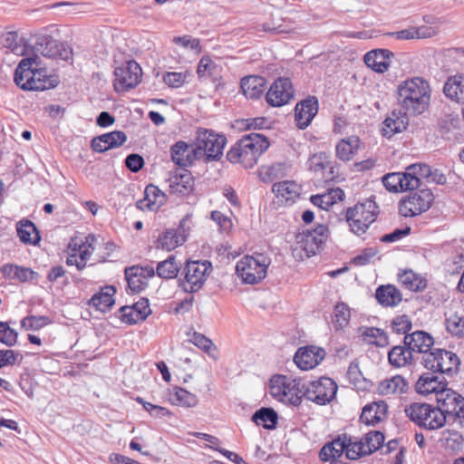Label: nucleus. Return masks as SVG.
I'll use <instances>...</instances> for the list:
<instances>
[{
    "instance_id": "f257e3e1",
    "label": "nucleus",
    "mask_w": 464,
    "mask_h": 464,
    "mask_svg": "<svg viewBox=\"0 0 464 464\" xmlns=\"http://www.w3.org/2000/svg\"><path fill=\"white\" fill-rule=\"evenodd\" d=\"M41 63V58L37 54L22 59L14 72L15 84L24 91L55 88L60 82L59 77L47 74V70L40 67Z\"/></svg>"
},
{
    "instance_id": "f03ea898",
    "label": "nucleus",
    "mask_w": 464,
    "mask_h": 464,
    "mask_svg": "<svg viewBox=\"0 0 464 464\" xmlns=\"http://www.w3.org/2000/svg\"><path fill=\"white\" fill-rule=\"evenodd\" d=\"M430 92V83L424 78L407 79L398 85V104L405 115L419 116L428 110Z\"/></svg>"
},
{
    "instance_id": "7ed1b4c3",
    "label": "nucleus",
    "mask_w": 464,
    "mask_h": 464,
    "mask_svg": "<svg viewBox=\"0 0 464 464\" xmlns=\"http://www.w3.org/2000/svg\"><path fill=\"white\" fill-rule=\"evenodd\" d=\"M268 139L261 133L243 135L227 151V159L231 163H240L245 169L256 165L258 158L269 148Z\"/></svg>"
},
{
    "instance_id": "20e7f679",
    "label": "nucleus",
    "mask_w": 464,
    "mask_h": 464,
    "mask_svg": "<svg viewBox=\"0 0 464 464\" xmlns=\"http://www.w3.org/2000/svg\"><path fill=\"white\" fill-rule=\"evenodd\" d=\"M227 139L213 130L198 128L192 144V155L205 163L218 161L223 155Z\"/></svg>"
},
{
    "instance_id": "39448f33",
    "label": "nucleus",
    "mask_w": 464,
    "mask_h": 464,
    "mask_svg": "<svg viewBox=\"0 0 464 464\" xmlns=\"http://www.w3.org/2000/svg\"><path fill=\"white\" fill-rule=\"evenodd\" d=\"M378 214V206L375 201L367 199L364 202L357 203L355 206L348 208L345 218L350 230L356 236H362L366 233L370 226L376 220Z\"/></svg>"
},
{
    "instance_id": "423d86ee",
    "label": "nucleus",
    "mask_w": 464,
    "mask_h": 464,
    "mask_svg": "<svg viewBox=\"0 0 464 464\" xmlns=\"http://www.w3.org/2000/svg\"><path fill=\"white\" fill-rule=\"evenodd\" d=\"M406 416L419 427L438 430L445 425V417L436 406L424 402H413L405 408Z\"/></svg>"
},
{
    "instance_id": "0eeeda50",
    "label": "nucleus",
    "mask_w": 464,
    "mask_h": 464,
    "mask_svg": "<svg viewBox=\"0 0 464 464\" xmlns=\"http://www.w3.org/2000/svg\"><path fill=\"white\" fill-rule=\"evenodd\" d=\"M436 402L437 410L445 417V423L459 421V425L464 427V397L462 395L446 386L444 390L438 392Z\"/></svg>"
},
{
    "instance_id": "6e6552de",
    "label": "nucleus",
    "mask_w": 464,
    "mask_h": 464,
    "mask_svg": "<svg viewBox=\"0 0 464 464\" xmlns=\"http://www.w3.org/2000/svg\"><path fill=\"white\" fill-rule=\"evenodd\" d=\"M269 265L270 259L264 254L245 256L237 263L236 272L244 283L255 285L266 276Z\"/></svg>"
},
{
    "instance_id": "1a4fd4ad",
    "label": "nucleus",
    "mask_w": 464,
    "mask_h": 464,
    "mask_svg": "<svg viewBox=\"0 0 464 464\" xmlns=\"http://www.w3.org/2000/svg\"><path fill=\"white\" fill-rule=\"evenodd\" d=\"M211 271L212 264L208 260L187 261L183 269L184 281L180 283L183 290L187 293L198 292Z\"/></svg>"
},
{
    "instance_id": "9d476101",
    "label": "nucleus",
    "mask_w": 464,
    "mask_h": 464,
    "mask_svg": "<svg viewBox=\"0 0 464 464\" xmlns=\"http://www.w3.org/2000/svg\"><path fill=\"white\" fill-rule=\"evenodd\" d=\"M399 203V213L403 217H415L426 212L432 205L434 196L430 188L410 190Z\"/></svg>"
},
{
    "instance_id": "9b49d317",
    "label": "nucleus",
    "mask_w": 464,
    "mask_h": 464,
    "mask_svg": "<svg viewBox=\"0 0 464 464\" xmlns=\"http://www.w3.org/2000/svg\"><path fill=\"white\" fill-rule=\"evenodd\" d=\"M306 386V399L318 405L330 403L335 398L338 389L336 382L325 376L307 381Z\"/></svg>"
},
{
    "instance_id": "f8f14e48",
    "label": "nucleus",
    "mask_w": 464,
    "mask_h": 464,
    "mask_svg": "<svg viewBox=\"0 0 464 464\" xmlns=\"http://www.w3.org/2000/svg\"><path fill=\"white\" fill-rule=\"evenodd\" d=\"M114 77V90L123 92L135 88L140 82L142 71L136 61L130 60L115 68Z\"/></svg>"
},
{
    "instance_id": "ddd939ff",
    "label": "nucleus",
    "mask_w": 464,
    "mask_h": 464,
    "mask_svg": "<svg viewBox=\"0 0 464 464\" xmlns=\"http://www.w3.org/2000/svg\"><path fill=\"white\" fill-rule=\"evenodd\" d=\"M34 51L40 53L43 56L53 59L69 61L72 57V49L65 43L59 42L53 37L44 34L36 38Z\"/></svg>"
},
{
    "instance_id": "4468645a",
    "label": "nucleus",
    "mask_w": 464,
    "mask_h": 464,
    "mask_svg": "<svg viewBox=\"0 0 464 464\" xmlns=\"http://www.w3.org/2000/svg\"><path fill=\"white\" fill-rule=\"evenodd\" d=\"M294 97L292 82L289 78L279 77L270 86L266 94L267 103L273 107H281Z\"/></svg>"
},
{
    "instance_id": "2eb2a0df",
    "label": "nucleus",
    "mask_w": 464,
    "mask_h": 464,
    "mask_svg": "<svg viewBox=\"0 0 464 464\" xmlns=\"http://www.w3.org/2000/svg\"><path fill=\"white\" fill-rule=\"evenodd\" d=\"M324 349L309 345L300 347L295 356L294 362L301 370H310L317 366L325 357Z\"/></svg>"
},
{
    "instance_id": "dca6fc26",
    "label": "nucleus",
    "mask_w": 464,
    "mask_h": 464,
    "mask_svg": "<svg viewBox=\"0 0 464 464\" xmlns=\"http://www.w3.org/2000/svg\"><path fill=\"white\" fill-rule=\"evenodd\" d=\"M318 100L314 96L297 102L295 108V121L300 130L306 129L318 112Z\"/></svg>"
},
{
    "instance_id": "f3484780",
    "label": "nucleus",
    "mask_w": 464,
    "mask_h": 464,
    "mask_svg": "<svg viewBox=\"0 0 464 464\" xmlns=\"http://www.w3.org/2000/svg\"><path fill=\"white\" fill-rule=\"evenodd\" d=\"M127 141V135L121 130H113L94 137L91 140V148L93 151L102 153L109 150L119 148Z\"/></svg>"
},
{
    "instance_id": "a211bd4d",
    "label": "nucleus",
    "mask_w": 464,
    "mask_h": 464,
    "mask_svg": "<svg viewBox=\"0 0 464 464\" xmlns=\"http://www.w3.org/2000/svg\"><path fill=\"white\" fill-rule=\"evenodd\" d=\"M382 184L391 192H402L413 190L414 184H417V179L407 173V171L392 172L382 177Z\"/></svg>"
},
{
    "instance_id": "6ab92c4d",
    "label": "nucleus",
    "mask_w": 464,
    "mask_h": 464,
    "mask_svg": "<svg viewBox=\"0 0 464 464\" xmlns=\"http://www.w3.org/2000/svg\"><path fill=\"white\" fill-rule=\"evenodd\" d=\"M403 344L409 346L414 355L420 358L423 353L431 349L434 344V339L424 331H415L404 336Z\"/></svg>"
},
{
    "instance_id": "aec40b11",
    "label": "nucleus",
    "mask_w": 464,
    "mask_h": 464,
    "mask_svg": "<svg viewBox=\"0 0 464 464\" xmlns=\"http://www.w3.org/2000/svg\"><path fill=\"white\" fill-rule=\"evenodd\" d=\"M434 373L435 372H426L419 377L415 383V391L419 394L428 395L435 393L437 398L438 392L445 389L448 384L445 378L437 376Z\"/></svg>"
},
{
    "instance_id": "412c9836",
    "label": "nucleus",
    "mask_w": 464,
    "mask_h": 464,
    "mask_svg": "<svg viewBox=\"0 0 464 464\" xmlns=\"http://www.w3.org/2000/svg\"><path fill=\"white\" fill-rule=\"evenodd\" d=\"M272 192L278 202L291 206L300 197L301 187L295 181L284 180L275 183L272 187Z\"/></svg>"
},
{
    "instance_id": "4be33fe9",
    "label": "nucleus",
    "mask_w": 464,
    "mask_h": 464,
    "mask_svg": "<svg viewBox=\"0 0 464 464\" xmlns=\"http://www.w3.org/2000/svg\"><path fill=\"white\" fill-rule=\"evenodd\" d=\"M169 193L177 196H188L194 189V178L187 169L172 175L169 179Z\"/></svg>"
},
{
    "instance_id": "5701e85b",
    "label": "nucleus",
    "mask_w": 464,
    "mask_h": 464,
    "mask_svg": "<svg viewBox=\"0 0 464 464\" xmlns=\"http://www.w3.org/2000/svg\"><path fill=\"white\" fill-rule=\"evenodd\" d=\"M393 53L387 49H374L364 55L365 64L376 72H384L390 67Z\"/></svg>"
},
{
    "instance_id": "b1692460",
    "label": "nucleus",
    "mask_w": 464,
    "mask_h": 464,
    "mask_svg": "<svg viewBox=\"0 0 464 464\" xmlns=\"http://www.w3.org/2000/svg\"><path fill=\"white\" fill-rule=\"evenodd\" d=\"M165 194L155 185L150 184L145 188L144 198L137 201L136 206L141 210L155 211L163 205Z\"/></svg>"
},
{
    "instance_id": "393cba45",
    "label": "nucleus",
    "mask_w": 464,
    "mask_h": 464,
    "mask_svg": "<svg viewBox=\"0 0 464 464\" xmlns=\"http://www.w3.org/2000/svg\"><path fill=\"white\" fill-rule=\"evenodd\" d=\"M170 157L172 161L181 168L191 166L194 161L198 160V157L192 155V145L189 146L183 140H179L170 147Z\"/></svg>"
},
{
    "instance_id": "a878e982",
    "label": "nucleus",
    "mask_w": 464,
    "mask_h": 464,
    "mask_svg": "<svg viewBox=\"0 0 464 464\" xmlns=\"http://www.w3.org/2000/svg\"><path fill=\"white\" fill-rule=\"evenodd\" d=\"M388 405L383 401L369 403L362 408L360 420L368 426H374L383 420Z\"/></svg>"
},
{
    "instance_id": "bb28decb",
    "label": "nucleus",
    "mask_w": 464,
    "mask_h": 464,
    "mask_svg": "<svg viewBox=\"0 0 464 464\" xmlns=\"http://www.w3.org/2000/svg\"><path fill=\"white\" fill-rule=\"evenodd\" d=\"M240 85L246 98L256 100L263 95L266 81L262 76L249 75L242 78Z\"/></svg>"
},
{
    "instance_id": "cd10ccee",
    "label": "nucleus",
    "mask_w": 464,
    "mask_h": 464,
    "mask_svg": "<svg viewBox=\"0 0 464 464\" xmlns=\"http://www.w3.org/2000/svg\"><path fill=\"white\" fill-rule=\"evenodd\" d=\"M388 360L392 366L400 368L412 364L419 361V357L414 355L409 346L403 344L392 347L388 353Z\"/></svg>"
},
{
    "instance_id": "c85d7f7f",
    "label": "nucleus",
    "mask_w": 464,
    "mask_h": 464,
    "mask_svg": "<svg viewBox=\"0 0 464 464\" xmlns=\"http://www.w3.org/2000/svg\"><path fill=\"white\" fill-rule=\"evenodd\" d=\"M1 273L5 278L16 279L22 283L34 281L39 277V274L33 269L14 264L4 265Z\"/></svg>"
},
{
    "instance_id": "c756f323",
    "label": "nucleus",
    "mask_w": 464,
    "mask_h": 464,
    "mask_svg": "<svg viewBox=\"0 0 464 464\" xmlns=\"http://www.w3.org/2000/svg\"><path fill=\"white\" fill-rule=\"evenodd\" d=\"M115 294L116 288L113 285H105L92 296L89 304L99 311L106 312L114 304Z\"/></svg>"
},
{
    "instance_id": "7c9ffc66",
    "label": "nucleus",
    "mask_w": 464,
    "mask_h": 464,
    "mask_svg": "<svg viewBox=\"0 0 464 464\" xmlns=\"http://www.w3.org/2000/svg\"><path fill=\"white\" fill-rule=\"evenodd\" d=\"M375 298L382 306L393 307L399 304L402 299L401 294L392 285H380L375 291Z\"/></svg>"
},
{
    "instance_id": "2f4dec72",
    "label": "nucleus",
    "mask_w": 464,
    "mask_h": 464,
    "mask_svg": "<svg viewBox=\"0 0 464 464\" xmlns=\"http://www.w3.org/2000/svg\"><path fill=\"white\" fill-rule=\"evenodd\" d=\"M125 278L127 280L128 288L132 293H140L148 285L143 267L138 266L125 268Z\"/></svg>"
},
{
    "instance_id": "473e14b6",
    "label": "nucleus",
    "mask_w": 464,
    "mask_h": 464,
    "mask_svg": "<svg viewBox=\"0 0 464 464\" xmlns=\"http://www.w3.org/2000/svg\"><path fill=\"white\" fill-rule=\"evenodd\" d=\"M443 92L452 101L464 104V76L457 74L450 77L444 84Z\"/></svg>"
},
{
    "instance_id": "72a5a7b5",
    "label": "nucleus",
    "mask_w": 464,
    "mask_h": 464,
    "mask_svg": "<svg viewBox=\"0 0 464 464\" xmlns=\"http://www.w3.org/2000/svg\"><path fill=\"white\" fill-rule=\"evenodd\" d=\"M251 420L266 430H275L278 423L277 412L270 407H261L251 417Z\"/></svg>"
},
{
    "instance_id": "f704fd0d",
    "label": "nucleus",
    "mask_w": 464,
    "mask_h": 464,
    "mask_svg": "<svg viewBox=\"0 0 464 464\" xmlns=\"http://www.w3.org/2000/svg\"><path fill=\"white\" fill-rule=\"evenodd\" d=\"M361 140L356 136H350L340 140L335 147L336 157L343 161L351 160L360 148Z\"/></svg>"
},
{
    "instance_id": "c9c22d12",
    "label": "nucleus",
    "mask_w": 464,
    "mask_h": 464,
    "mask_svg": "<svg viewBox=\"0 0 464 464\" xmlns=\"http://www.w3.org/2000/svg\"><path fill=\"white\" fill-rule=\"evenodd\" d=\"M17 235L24 244L36 246L41 240L36 226L29 219H23L17 224Z\"/></svg>"
},
{
    "instance_id": "e433bc0d",
    "label": "nucleus",
    "mask_w": 464,
    "mask_h": 464,
    "mask_svg": "<svg viewBox=\"0 0 464 464\" xmlns=\"http://www.w3.org/2000/svg\"><path fill=\"white\" fill-rule=\"evenodd\" d=\"M437 356H439V362L436 372L450 374L459 369L460 361L454 353L439 349Z\"/></svg>"
},
{
    "instance_id": "4c0bfd02",
    "label": "nucleus",
    "mask_w": 464,
    "mask_h": 464,
    "mask_svg": "<svg viewBox=\"0 0 464 464\" xmlns=\"http://www.w3.org/2000/svg\"><path fill=\"white\" fill-rule=\"evenodd\" d=\"M407 116L404 113L403 116H397L395 112H392V116L386 118L383 121L382 135L391 138L394 134L406 130L409 123Z\"/></svg>"
},
{
    "instance_id": "58836bf2",
    "label": "nucleus",
    "mask_w": 464,
    "mask_h": 464,
    "mask_svg": "<svg viewBox=\"0 0 464 464\" xmlns=\"http://www.w3.org/2000/svg\"><path fill=\"white\" fill-rule=\"evenodd\" d=\"M180 266V262L176 261V256L170 255L167 259L158 263L156 273L160 278L172 279L178 276Z\"/></svg>"
},
{
    "instance_id": "ea45409f",
    "label": "nucleus",
    "mask_w": 464,
    "mask_h": 464,
    "mask_svg": "<svg viewBox=\"0 0 464 464\" xmlns=\"http://www.w3.org/2000/svg\"><path fill=\"white\" fill-rule=\"evenodd\" d=\"M307 381L303 379H295L292 382H288L287 389V401L294 406H298L302 402V399H306Z\"/></svg>"
},
{
    "instance_id": "a19ab883",
    "label": "nucleus",
    "mask_w": 464,
    "mask_h": 464,
    "mask_svg": "<svg viewBox=\"0 0 464 464\" xmlns=\"http://www.w3.org/2000/svg\"><path fill=\"white\" fill-rule=\"evenodd\" d=\"M400 283L405 286V288L418 292L426 288V280L421 278L419 275L415 274L412 270H404L402 273L398 275Z\"/></svg>"
},
{
    "instance_id": "79ce46f5",
    "label": "nucleus",
    "mask_w": 464,
    "mask_h": 464,
    "mask_svg": "<svg viewBox=\"0 0 464 464\" xmlns=\"http://www.w3.org/2000/svg\"><path fill=\"white\" fill-rule=\"evenodd\" d=\"M169 401L174 404L182 407H195L198 400L197 396L180 387H174L173 392L169 393Z\"/></svg>"
},
{
    "instance_id": "37998d69",
    "label": "nucleus",
    "mask_w": 464,
    "mask_h": 464,
    "mask_svg": "<svg viewBox=\"0 0 464 464\" xmlns=\"http://www.w3.org/2000/svg\"><path fill=\"white\" fill-rule=\"evenodd\" d=\"M380 389L382 393H403L408 390L407 381L401 375L393 376L381 382Z\"/></svg>"
},
{
    "instance_id": "c03bdc74",
    "label": "nucleus",
    "mask_w": 464,
    "mask_h": 464,
    "mask_svg": "<svg viewBox=\"0 0 464 464\" xmlns=\"http://www.w3.org/2000/svg\"><path fill=\"white\" fill-rule=\"evenodd\" d=\"M184 242V236H178V233L175 231V229H167L159 237L158 246L162 249L170 251L176 248L178 246L182 245Z\"/></svg>"
},
{
    "instance_id": "a18cd8bd",
    "label": "nucleus",
    "mask_w": 464,
    "mask_h": 464,
    "mask_svg": "<svg viewBox=\"0 0 464 464\" xmlns=\"http://www.w3.org/2000/svg\"><path fill=\"white\" fill-rule=\"evenodd\" d=\"M328 233L329 230L325 225H318L314 229H308L306 230V232H304L303 234L300 235L302 236V241H304V237L305 241L312 242L320 249L324 243L325 242L328 237Z\"/></svg>"
},
{
    "instance_id": "49530a36",
    "label": "nucleus",
    "mask_w": 464,
    "mask_h": 464,
    "mask_svg": "<svg viewBox=\"0 0 464 464\" xmlns=\"http://www.w3.org/2000/svg\"><path fill=\"white\" fill-rule=\"evenodd\" d=\"M361 440H363V446L365 448L364 454L371 455L383 444L384 435L382 431L373 430L366 433L364 438Z\"/></svg>"
},
{
    "instance_id": "de8ad7c7",
    "label": "nucleus",
    "mask_w": 464,
    "mask_h": 464,
    "mask_svg": "<svg viewBox=\"0 0 464 464\" xmlns=\"http://www.w3.org/2000/svg\"><path fill=\"white\" fill-rule=\"evenodd\" d=\"M350 309L344 303H337L334 308L333 324L336 330L343 329L350 320Z\"/></svg>"
},
{
    "instance_id": "09e8293b",
    "label": "nucleus",
    "mask_w": 464,
    "mask_h": 464,
    "mask_svg": "<svg viewBox=\"0 0 464 464\" xmlns=\"http://www.w3.org/2000/svg\"><path fill=\"white\" fill-rule=\"evenodd\" d=\"M431 170V168L424 163L411 164L406 168L407 173L417 179V184H414V189H417L420 186L422 179H430Z\"/></svg>"
},
{
    "instance_id": "8fccbe9b",
    "label": "nucleus",
    "mask_w": 464,
    "mask_h": 464,
    "mask_svg": "<svg viewBox=\"0 0 464 464\" xmlns=\"http://www.w3.org/2000/svg\"><path fill=\"white\" fill-rule=\"evenodd\" d=\"M362 334L365 338L373 339V341L371 340L370 343L378 347H385L390 343L387 333L381 328L366 327Z\"/></svg>"
},
{
    "instance_id": "3c124183",
    "label": "nucleus",
    "mask_w": 464,
    "mask_h": 464,
    "mask_svg": "<svg viewBox=\"0 0 464 464\" xmlns=\"http://www.w3.org/2000/svg\"><path fill=\"white\" fill-rule=\"evenodd\" d=\"M447 331L457 337H464V316L457 313L450 314L445 321Z\"/></svg>"
},
{
    "instance_id": "603ef678",
    "label": "nucleus",
    "mask_w": 464,
    "mask_h": 464,
    "mask_svg": "<svg viewBox=\"0 0 464 464\" xmlns=\"http://www.w3.org/2000/svg\"><path fill=\"white\" fill-rule=\"evenodd\" d=\"M18 333L9 325V322L0 321V343L7 347H13L17 343Z\"/></svg>"
},
{
    "instance_id": "864d4df0",
    "label": "nucleus",
    "mask_w": 464,
    "mask_h": 464,
    "mask_svg": "<svg viewBox=\"0 0 464 464\" xmlns=\"http://www.w3.org/2000/svg\"><path fill=\"white\" fill-rule=\"evenodd\" d=\"M288 382L285 376H276L271 379V394L280 400L287 399Z\"/></svg>"
},
{
    "instance_id": "5fc2aeb1",
    "label": "nucleus",
    "mask_w": 464,
    "mask_h": 464,
    "mask_svg": "<svg viewBox=\"0 0 464 464\" xmlns=\"http://www.w3.org/2000/svg\"><path fill=\"white\" fill-rule=\"evenodd\" d=\"M50 322L48 316L27 315L21 320L20 324L21 327L25 330L38 331L50 324Z\"/></svg>"
},
{
    "instance_id": "6e6d98bb",
    "label": "nucleus",
    "mask_w": 464,
    "mask_h": 464,
    "mask_svg": "<svg viewBox=\"0 0 464 464\" xmlns=\"http://www.w3.org/2000/svg\"><path fill=\"white\" fill-rule=\"evenodd\" d=\"M267 120L265 117L237 120L234 127L241 130H262L266 127Z\"/></svg>"
},
{
    "instance_id": "4d7b16f0",
    "label": "nucleus",
    "mask_w": 464,
    "mask_h": 464,
    "mask_svg": "<svg viewBox=\"0 0 464 464\" xmlns=\"http://www.w3.org/2000/svg\"><path fill=\"white\" fill-rule=\"evenodd\" d=\"M346 444L347 448L344 450L345 455L347 459L355 460L362 456H367L368 454H364L365 448L363 446V440L360 441H352L350 436L346 435Z\"/></svg>"
},
{
    "instance_id": "13d9d810",
    "label": "nucleus",
    "mask_w": 464,
    "mask_h": 464,
    "mask_svg": "<svg viewBox=\"0 0 464 464\" xmlns=\"http://www.w3.org/2000/svg\"><path fill=\"white\" fill-rule=\"evenodd\" d=\"M136 401L141 404L144 410H146L153 418L162 419L164 417L172 416V412L169 409L148 402L140 397H137Z\"/></svg>"
},
{
    "instance_id": "bf43d9fd",
    "label": "nucleus",
    "mask_w": 464,
    "mask_h": 464,
    "mask_svg": "<svg viewBox=\"0 0 464 464\" xmlns=\"http://www.w3.org/2000/svg\"><path fill=\"white\" fill-rule=\"evenodd\" d=\"M391 327L393 333L405 336L411 330L412 324L410 318L403 314L394 317L391 323Z\"/></svg>"
},
{
    "instance_id": "052dcab7",
    "label": "nucleus",
    "mask_w": 464,
    "mask_h": 464,
    "mask_svg": "<svg viewBox=\"0 0 464 464\" xmlns=\"http://www.w3.org/2000/svg\"><path fill=\"white\" fill-rule=\"evenodd\" d=\"M217 67V64L208 56H203L198 64L197 73L199 78L211 76Z\"/></svg>"
},
{
    "instance_id": "680f3d73",
    "label": "nucleus",
    "mask_w": 464,
    "mask_h": 464,
    "mask_svg": "<svg viewBox=\"0 0 464 464\" xmlns=\"http://www.w3.org/2000/svg\"><path fill=\"white\" fill-rule=\"evenodd\" d=\"M439 349H431L429 352H426L420 357V363L428 370H430L432 372H436L437 364L439 362Z\"/></svg>"
},
{
    "instance_id": "e2e57ef3",
    "label": "nucleus",
    "mask_w": 464,
    "mask_h": 464,
    "mask_svg": "<svg viewBox=\"0 0 464 464\" xmlns=\"http://www.w3.org/2000/svg\"><path fill=\"white\" fill-rule=\"evenodd\" d=\"M125 167L133 173L139 172L140 169H143L145 165L144 159L141 155L138 153H130L129 154L125 160Z\"/></svg>"
},
{
    "instance_id": "0e129e2a",
    "label": "nucleus",
    "mask_w": 464,
    "mask_h": 464,
    "mask_svg": "<svg viewBox=\"0 0 464 464\" xmlns=\"http://www.w3.org/2000/svg\"><path fill=\"white\" fill-rule=\"evenodd\" d=\"M130 307L133 308L134 311H136L135 315L139 316L140 319H141L142 321H145L151 313L149 299L146 297H141Z\"/></svg>"
},
{
    "instance_id": "69168bd1",
    "label": "nucleus",
    "mask_w": 464,
    "mask_h": 464,
    "mask_svg": "<svg viewBox=\"0 0 464 464\" xmlns=\"http://www.w3.org/2000/svg\"><path fill=\"white\" fill-rule=\"evenodd\" d=\"M377 253L378 251L373 247L365 248L361 254L353 258L352 263L359 266L368 265Z\"/></svg>"
},
{
    "instance_id": "338daca9",
    "label": "nucleus",
    "mask_w": 464,
    "mask_h": 464,
    "mask_svg": "<svg viewBox=\"0 0 464 464\" xmlns=\"http://www.w3.org/2000/svg\"><path fill=\"white\" fill-rule=\"evenodd\" d=\"M120 318L121 322L128 324H136L140 322H143L139 316L135 315L136 311L130 306L125 305L119 309Z\"/></svg>"
},
{
    "instance_id": "774afa93",
    "label": "nucleus",
    "mask_w": 464,
    "mask_h": 464,
    "mask_svg": "<svg viewBox=\"0 0 464 464\" xmlns=\"http://www.w3.org/2000/svg\"><path fill=\"white\" fill-rule=\"evenodd\" d=\"M210 218L218 225L219 229L222 232H227L232 227L231 219L218 210L212 211L210 213Z\"/></svg>"
}]
</instances>
